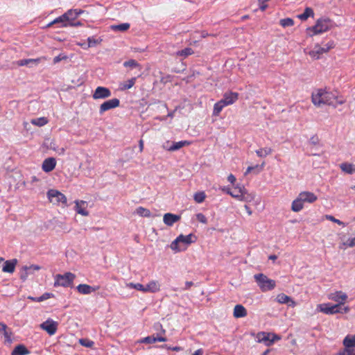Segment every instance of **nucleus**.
I'll return each instance as SVG.
<instances>
[{
	"mask_svg": "<svg viewBox=\"0 0 355 355\" xmlns=\"http://www.w3.org/2000/svg\"><path fill=\"white\" fill-rule=\"evenodd\" d=\"M111 95V91L108 88L97 87L92 94V98L95 100L103 99L110 97Z\"/></svg>",
	"mask_w": 355,
	"mask_h": 355,
	"instance_id": "11",
	"label": "nucleus"
},
{
	"mask_svg": "<svg viewBox=\"0 0 355 355\" xmlns=\"http://www.w3.org/2000/svg\"><path fill=\"white\" fill-rule=\"evenodd\" d=\"M60 24V27H67L69 26V22L66 18V16L62 15L55 18L53 21L47 24V27H51L53 24Z\"/></svg>",
	"mask_w": 355,
	"mask_h": 355,
	"instance_id": "22",
	"label": "nucleus"
},
{
	"mask_svg": "<svg viewBox=\"0 0 355 355\" xmlns=\"http://www.w3.org/2000/svg\"><path fill=\"white\" fill-rule=\"evenodd\" d=\"M2 333L3 334L6 340L8 343H10L12 332L10 331H8V329H6V331H3Z\"/></svg>",
	"mask_w": 355,
	"mask_h": 355,
	"instance_id": "55",
	"label": "nucleus"
},
{
	"mask_svg": "<svg viewBox=\"0 0 355 355\" xmlns=\"http://www.w3.org/2000/svg\"><path fill=\"white\" fill-rule=\"evenodd\" d=\"M162 147L164 149L171 151V144L169 141H167L162 145Z\"/></svg>",
	"mask_w": 355,
	"mask_h": 355,
	"instance_id": "57",
	"label": "nucleus"
},
{
	"mask_svg": "<svg viewBox=\"0 0 355 355\" xmlns=\"http://www.w3.org/2000/svg\"><path fill=\"white\" fill-rule=\"evenodd\" d=\"M193 53V51L191 48H185L183 50L179 51L177 52V55L180 56H183L184 58L187 57Z\"/></svg>",
	"mask_w": 355,
	"mask_h": 355,
	"instance_id": "44",
	"label": "nucleus"
},
{
	"mask_svg": "<svg viewBox=\"0 0 355 355\" xmlns=\"http://www.w3.org/2000/svg\"><path fill=\"white\" fill-rule=\"evenodd\" d=\"M314 16V12L311 8L306 7L302 14L298 15L297 18L302 21L306 20L309 17H313Z\"/></svg>",
	"mask_w": 355,
	"mask_h": 355,
	"instance_id": "30",
	"label": "nucleus"
},
{
	"mask_svg": "<svg viewBox=\"0 0 355 355\" xmlns=\"http://www.w3.org/2000/svg\"><path fill=\"white\" fill-rule=\"evenodd\" d=\"M340 168L343 171L348 174H352L355 172V167L352 164L343 163L340 165Z\"/></svg>",
	"mask_w": 355,
	"mask_h": 355,
	"instance_id": "36",
	"label": "nucleus"
},
{
	"mask_svg": "<svg viewBox=\"0 0 355 355\" xmlns=\"http://www.w3.org/2000/svg\"><path fill=\"white\" fill-rule=\"evenodd\" d=\"M58 326V323L57 322L49 318L40 324V327L42 330L46 331L50 336H53L57 331Z\"/></svg>",
	"mask_w": 355,
	"mask_h": 355,
	"instance_id": "8",
	"label": "nucleus"
},
{
	"mask_svg": "<svg viewBox=\"0 0 355 355\" xmlns=\"http://www.w3.org/2000/svg\"><path fill=\"white\" fill-rule=\"evenodd\" d=\"M30 352L23 345H17L12 350L11 355H27Z\"/></svg>",
	"mask_w": 355,
	"mask_h": 355,
	"instance_id": "26",
	"label": "nucleus"
},
{
	"mask_svg": "<svg viewBox=\"0 0 355 355\" xmlns=\"http://www.w3.org/2000/svg\"><path fill=\"white\" fill-rule=\"evenodd\" d=\"M328 298L335 302H337L336 304L340 307L341 305L344 304L347 300L348 296L347 295L341 291H337L334 293H331L328 295Z\"/></svg>",
	"mask_w": 355,
	"mask_h": 355,
	"instance_id": "9",
	"label": "nucleus"
},
{
	"mask_svg": "<svg viewBox=\"0 0 355 355\" xmlns=\"http://www.w3.org/2000/svg\"><path fill=\"white\" fill-rule=\"evenodd\" d=\"M8 329V327L6 324L0 322V332H3Z\"/></svg>",
	"mask_w": 355,
	"mask_h": 355,
	"instance_id": "62",
	"label": "nucleus"
},
{
	"mask_svg": "<svg viewBox=\"0 0 355 355\" xmlns=\"http://www.w3.org/2000/svg\"><path fill=\"white\" fill-rule=\"evenodd\" d=\"M136 82V78H132L127 81L121 83L120 84L121 90H126L132 88Z\"/></svg>",
	"mask_w": 355,
	"mask_h": 355,
	"instance_id": "31",
	"label": "nucleus"
},
{
	"mask_svg": "<svg viewBox=\"0 0 355 355\" xmlns=\"http://www.w3.org/2000/svg\"><path fill=\"white\" fill-rule=\"evenodd\" d=\"M193 285V283L192 282H185V288L184 290L189 289L191 286Z\"/></svg>",
	"mask_w": 355,
	"mask_h": 355,
	"instance_id": "64",
	"label": "nucleus"
},
{
	"mask_svg": "<svg viewBox=\"0 0 355 355\" xmlns=\"http://www.w3.org/2000/svg\"><path fill=\"white\" fill-rule=\"evenodd\" d=\"M66 58H67V57H66V56H62H62H61V55H58V56H56V57H55V58H53V63H55H55H58V62H59L60 61H61L62 60H63V59H66Z\"/></svg>",
	"mask_w": 355,
	"mask_h": 355,
	"instance_id": "58",
	"label": "nucleus"
},
{
	"mask_svg": "<svg viewBox=\"0 0 355 355\" xmlns=\"http://www.w3.org/2000/svg\"><path fill=\"white\" fill-rule=\"evenodd\" d=\"M227 180L232 184H234L236 182V178L234 175L230 174L227 177Z\"/></svg>",
	"mask_w": 355,
	"mask_h": 355,
	"instance_id": "59",
	"label": "nucleus"
},
{
	"mask_svg": "<svg viewBox=\"0 0 355 355\" xmlns=\"http://www.w3.org/2000/svg\"><path fill=\"white\" fill-rule=\"evenodd\" d=\"M17 264V260L16 259L7 260L4 261V265L2 268V271L3 272L13 273L15 272Z\"/></svg>",
	"mask_w": 355,
	"mask_h": 355,
	"instance_id": "16",
	"label": "nucleus"
},
{
	"mask_svg": "<svg viewBox=\"0 0 355 355\" xmlns=\"http://www.w3.org/2000/svg\"><path fill=\"white\" fill-rule=\"evenodd\" d=\"M123 66L125 67H130V68L139 67V69H141L140 64L135 60H133V59L125 61L123 63Z\"/></svg>",
	"mask_w": 355,
	"mask_h": 355,
	"instance_id": "42",
	"label": "nucleus"
},
{
	"mask_svg": "<svg viewBox=\"0 0 355 355\" xmlns=\"http://www.w3.org/2000/svg\"><path fill=\"white\" fill-rule=\"evenodd\" d=\"M144 293H156L159 291L160 285L157 281H151L146 286H144Z\"/></svg>",
	"mask_w": 355,
	"mask_h": 355,
	"instance_id": "23",
	"label": "nucleus"
},
{
	"mask_svg": "<svg viewBox=\"0 0 355 355\" xmlns=\"http://www.w3.org/2000/svg\"><path fill=\"white\" fill-rule=\"evenodd\" d=\"M196 218L197 220L203 223V224H207V218L205 217V216L201 213H199V214H196Z\"/></svg>",
	"mask_w": 355,
	"mask_h": 355,
	"instance_id": "53",
	"label": "nucleus"
},
{
	"mask_svg": "<svg viewBox=\"0 0 355 355\" xmlns=\"http://www.w3.org/2000/svg\"><path fill=\"white\" fill-rule=\"evenodd\" d=\"M257 338L259 343H264L266 346L271 345L270 343V334L266 332H260L257 335Z\"/></svg>",
	"mask_w": 355,
	"mask_h": 355,
	"instance_id": "24",
	"label": "nucleus"
},
{
	"mask_svg": "<svg viewBox=\"0 0 355 355\" xmlns=\"http://www.w3.org/2000/svg\"><path fill=\"white\" fill-rule=\"evenodd\" d=\"M279 24L284 28L288 27V26H293L294 25V21L293 19L289 18V17L284 18V19H280Z\"/></svg>",
	"mask_w": 355,
	"mask_h": 355,
	"instance_id": "41",
	"label": "nucleus"
},
{
	"mask_svg": "<svg viewBox=\"0 0 355 355\" xmlns=\"http://www.w3.org/2000/svg\"><path fill=\"white\" fill-rule=\"evenodd\" d=\"M87 42H88V45H87L88 48L94 46L95 45H96L97 44L99 43V42L97 40H95L93 37H88Z\"/></svg>",
	"mask_w": 355,
	"mask_h": 355,
	"instance_id": "54",
	"label": "nucleus"
},
{
	"mask_svg": "<svg viewBox=\"0 0 355 355\" xmlns=\"http://www.w3.org/2000/svg\"><path fill=\"white\" fill-rule=\"evenodd\" d=\"M162 347H164V348H166L168 349H172L173 351H180L182 349V348L180 347H168L167 345H164L162 346Z\"/></svg>",
	"mask_w": 355,
	"mask_h": 355,
	"instance_id": "61",
	"label": "nucleus"
},
{
	"mask_svg": "<svg viewBox=\"0 0 355 355\" xmlns=\"http://www.w3.org/2000/svg\"><path fill=\"white\" fill-rule=\"evenodd\" d=\"M225 106H227L225 105V103L222 101L221 100L219 101L218 102H217L215 105H214V111H213V114L214 116H218L220 112L222 111L223 108L225 107Z\"/></svg>",
	"mask_w": 355,
	"mask_h": 355,
	"instance_id": "37",
	"label": "nucleus"
},
{
	"mask_svg": "<svg viewBox=\"0 0 355 355\" xmlns=\"http://www.w3.org/2000/svg\"><path fill=\"white\" fill-rule=\"evenodd\" d=\"M318 308L320 311L326 314H334L342 312L340 307L338 304H334L332 306H328V304H319Z\"/></svg>",
	"mask_w": 355,
	"mask_h": 355,
	"instance_id": "12",
	"label": "nucleus"
},
{
	"mask_svg": "<svg viewBox=\"0 0 355 355\" xmlns=\"http://www.w3.org/2000/svg\"><path fill=\"white\" fill-rule=\"evenodd\" d=\"M79 343L83 346L87 347H91L94 344L93 341L89 340L87 339H80Z\"/></svg>",
	"mask_w": 355,
	"mask_h": 355,
	"instance_id": "52",
	"label": "nucleus"
},
{
	"mask_svg": "<svg viewBox=\"0 0 355 355\" xmlns=\"http://www.w3.org/2000/svg\"><path fill=\"white\" fill-rule=\"evenodd\" d=\"M334 47V42L333 41L329 42L327 44H326L324 46L322 47V53H327L330 49H333Z\"/></svg>",
	"mask_w": 355,
	"mask_h": 355,
	"instance_id": "50",
	"label": "nucleus"
},
{
	"mask_svg": "<svg viewBox=\"0 0 355 355\" xmlns=\"http://www.w3.org/2000/svg\"><path fill=\"white\" fill-rule=\"evenodd\" d=\"M331 26V21L328 18H322L317 20L315 26L309 28L308 31H312L313 35H318L329 31Z\"/></svg>",
	"mask_w": 355,
	"mask_h": 355,
	"instance_id": "6",
	"label": "nucleus"
},
{
	"mask_svg": "<svg viewBox=\"0 0 355 355\" xmlns=\"http://www.w3.org/2000/svg\"><path fill=\"white\" fill-rule=\"evenodd\" d=\"M136 213L140 216L143 217H150L151 216V213L149 209H146L143 207H139L136 209Z\"/></svg>",
	"mask_w": 355,
	"mask_h": 355,
	"instance_id": "39",
	"label": "nucleus"
},
{
	"mask_svg": "<svg viewBox=\"0 0 355 355\" xmlns=\"http://www.w3.org/2000/svg\"><path fill=\"white\" fill-rule=\"evenodd\" d=\"M130 24L123 23L119 25H112L110 28L114 31L125 32L130 28Z\"/></svg>",
	"mask_w": 355,
	"mask_h": 355,
	"instance_id": "32",
	"label": "nucleus"
},
{
	"mask_svg": "<svg viewBox=\"0 0 355 355\" xmlns=\"http://www.w3.org/2000/svg\"><path fill=\"white\" fill-rule=\"evenodd\" d=\"M325 218H326L327 220H330V221H331V222H334V223H335V222H336V219H337V218H336L335 217H334V216H331V215H326V216H325Z\"/></svg>",
	"mask_w": 355,
	"mask_h": 355,
	"instance_id": "63",
	"label": "nucleus"
},
{
	"mask_svg": "<svg viewBox=\"0 0 355 355\" xmlns=\"http://www.w3.org/2000/svg\"><path fill=\"white\" fill-rule=\"evenodd\" d=\"M338 355H355V349L345 347V349L340 352Z\"/></svg>",
	"mask_w": 355,
	"mask_h": 355,
	"instance_id": "46",
	"label": "nucleus"
},
{
	"mask_svg": "<svg viewBox=\"0 0 355 355\" xmlns=\"http://www.w3.org/2000/svg\"><path fill=\"white\" fill-rule=\"evenodd\" d=\"M255 195L254 193H248L245 189L243 191L242 196L240 201L251 202L254 199Z\"/></svg>",
	"mask_w": 355,
	"mask_h": 355,
	"instance_id": "34",
	"label": "nucleus"
},
{
	"mask_svg": "<svg viewBox=\"0 0 355 355\" xmlns=\"http://www.w3.org/2000/svg\"><path fill=\"white\" fill-rule=\"evenodd\" d=\"M47 197L50 202L54 205L62 203L64 207L67 206V197L56 189H49L47 191Z\"/></svg>",
	"mask_w": 355,
	"mask_h": 355,
	"instance_id": "7",
	"label": "nucleus"
},
{
	"mask_svg": "<svg viewBox=\"0 0 355 355\" xmlns=\"http://www.w3.org/2000/svg\"><path fill=\"white\" fill-rule=\"evenodd\" d=\"M272 148L266 147V148H263L257 150L256 154L259 157H264L268 156V155H270L272 153Z\"/></svg>",
	"mask_w": 355,
	"mask_h": 355,
	"instance_id": "35",
	"label": "nucleus"
},
{
	"mask_svg": "<svg viewBox=\"0 0 355 355\" xmlns=\"http://www.w3.org/2000/svg\"><path fill=\"white\" fill-rule=\"evenodd\" d=\"M83 12L84 11L82 10L70 9L64 13V15L66 16L68 22H72Z\"/></svg>",
	"mask_w": 355,
	"mask_h": 355,
	"instance_id": "20",
	"label": "nucleus"
},
{
	"mask_svg": "<svg viewBox=\"0 0 355 355\" xmlns=\"http://www.w3.org/2000/svg\"><path fill=\"white\" fill-rule=\"evenodd\" d=\"M345 347L354 348L355 347V335H348L343 340Z\"/></svg>",
	"mask_w": 355,
	"mask_h": 355,
	"instance_id": "28",
	"label": "nucleus"
},
{
	"mask_svg": "<svg viewBox=\"0 0 355 355\" xmlns=\"http://www.w3.org/2000/svg\"><path fill=\"white\" fill-rule=\"evenodd\" d=\"M304 52L308 53L314 60L319 59L320 55L323 54L322 46L318 44L315 45L314 48L308 53H306V51Z\"/></svg>",
	"mask_w": 355,
	"mask_h": 355,
	"instance_id": "25",
	"label": "nucleus"
},
{
	"mask_svg": "<svg viewBox=\"0 0 355 355\" xmlns=\"http://www.w3.org/2000/svg\"><path fill=\"white\" fill-rule=\"evenodd\" d=\"M276 300L279 304H287L291 301V297L284 293H280L277 295Z\"/></svg>",
	"mask_w": 355,
	"mask_h": 355,
	"instance_id": "40",
	"label": "nucleus"
},
{
	"mask_svg": "<svg viewBox=\"0 0 355 355\" xmlns=\"http://www.w3.org/2000/svg\"><path fill=\"white\" fill-rule=\"evenodd\" d=\"M312 103L317 107L323 105L336 106V103L342 104L343 101H337V96L332 92L325 89H318L312 93Z\"/></svg>",
	"mask_w": 355,
	"mask_h": 355,
	"instance_id": "1",
	"label": "nucleus"
},
{
	"mask_svg": "<svg viewBox=\"0 0 355 355\" xmlns=\"http://www.w3.org/2000/svg\"><path fill=\"white\" fill-rule=\"evenodd\" d=\"M196 240V236L193 234H189L187 236L180 234L171 243L170 248L175 252H180L186 249L185 247L182 248L180 243L187 245L195 243Z\"/></svg>",
	"mask_w": 355,
	"mask_h": 355,
	"instance_id": "3",
	"label": "nucleus"
},
{
	"mask_svg": "<svg viewBox=\"0 0 355 355\" xmlns=\"http://www.w3.org/2000/svg\"><path fill=\"white\" fill-rule=\"evenodd\" d=\"M191 144V142L189 141H180L178 142L173 141L171 143V147L170 148L171 151L178 150L184 146H189Z\"/></svg>",
	"mask_w": 355,
	"mask_h": 355,
	"instance_id": "27",
	"label": "nucleus"
},
{
	"mask_svg": "<svg viewBox=\"0 0 355 355\" xmlns=\"http://www.w3.org/2000/svg\"><path fill=\"white\" fill-rule=\"evenodd\" d=\"M54 295L51 293H44L42 295L37 298V302H42L48 300L51 297H53Z\"/></svg>",
	"mask_w": 355,
	"mask_h": 355,
	"instance_id": "49",
	"label": "nucleus"
},
{
	"mask_svg": "<svg viewBox=\"0 0 355 355\" xmlns=\"http://www.w3.org/2000/svg\"><path fill=\"white\" fill-rule=\"evenodd\" d=\"M120 101L118 98H112L103 102L99 107V113L101 114L103 112L111 109L116 108L119 106Z\"/></svg>",
	"mask_w": 355,
	"mask_h": 355,
	"instance_id": "10",
	"label": "nucleus"
},
{
	"mask_svg": "<svg viewBox=\"0 0 355 355\" xmlns=\"http://www.w3.org/2000/svg\"><path fill=\"white\" fill-rule=\"evenodd\" d=\"M181 219L180 215L166 213L163 216V221L167 226H172L174 223L178 222Z\"/></svg>",
	"mask_w": 355,
	"mask_h": 355,
	"instance_id": "13",
	"label": "nucleus"
},
{
	"mask_svg": "<svg viewBox=\"0 0 355 355\" xmlns=\"http://www.w3.org/2000/svg\"><path fill=\"white\" fill-rule=\"evenodd\" d=\"M76 288H77V291H78V293L83 294V295H88V294L92 293V292L97 291L99 288V287L98 286L92 287L88 284H79L76 287Z\"/></svg>",
	"mask_w": 355,
	"mask_h": 355,
	"instance_id": "19",
	"label": "nucleus"
},
{
	"mask_svg": "<svg viewBox=\"0 0 355 355\" xmlns=\"http://www.w3.org/2000/svg\"><path fill=\"white\" fill-rule=\"evenodd\" d=\"M55 159L53 157H49L44 160L42 168L44 172L49 173L52 171L55 168Z\"/></svg>",
	"mask_w": 355,
	"mask_h": 355,
	"instance_id": "14",
	"label": "nucleus"
},
{
	"mask_svg": "<svg viewBox=\"0 0 355 355\" xmlns=\"http://www.w3.org/2000/svg\"><path fill=\"white\" fill-rule=\"evenodd\" d=\"M318 199L317 196L310 191H302L291 204V210L299 212L304 208L305 202L313 203Z\"/></svg>",
	"mask_w": 355,
	"mask_h": 355,
	"instance_id": "2",
	"label": "nucleus"
},
{
	"mask_svg": "<svg viewBox=\"0 0 355 355\" xmlns=\"http://www.w3.org/2000/svg\"><path fill=\"white\" fill-rule=\"evenodd\" d=\"M205 194L204 192H198L194 194V200L196 202L200 203L202 202L205 199Z\"/></svg>",
	"mask_w": 355,
	"mask_h": 355,
	"instance_id": "45",
	"label": "nucleus"
},
{
	"mask_svg": "<svg viewBox=\"0 0 355 355\" xmlns=\"http://www.w3.org/2000/svg\"><path fill=\"white\" fill-rule=\"evenodd\" d=\"M75 210L76 212L82 216H87L89 215L88 211L85 209L87 202L84 200H76Z\"/></svg>",
	"mask_w": 355,
	"mask_h": 355,
	"instance_id": "18",
	"label": "nucleus"
},
{
	"mask_svg": "<svg viewBox=\"0 0 355 355\" xmlns=\"http://www.w3.org/2000/svg\"><path fill=\"white\" fill-rule=\"evenodd\" d=\"M76 275L70 272H66L64 275H57L55 277L54 286H71Z\"/></svg>",
	"mask_w": 355,
	"mask_h": 355,
	"instance_id": "5",
	"label": "nucleus"
},
{
	"mask_svg": "<svg viewBox=\"0 0 355 355\" xmlns=\"http://www.w3.org/2000/svg\"><path fill=\"white\" fill-rule=\"evenodd\" d=\"M31 62L37 63L38 62V60H34V59L21 60H19L18 62V64L20 65V66H24V65H28Z\"/></svg>",
	"mask_w": 355,
	"mask_h": 355,
	"instance_id": "51",
	"label": "nucleus"
},
{
	"mask_svg": "<svg viewBox=\"0 0 355 355\" xmlns=\"http://www.w3.org/2000/svg\"><path fill=\"white\" fill-rule=\"evenodd\" d=\"M48 122H49V121L46 117H40V118L33 119L31 121V123L33 125H37L39 127L44 126V125L47 124Z\"/></svg>",
	"mask_w": 355,
	"mask_h": 355,
	"instance_id": "33",
	"label": "nucleus"
},
{
	"mask_svg": "<svg viewBox=\"0 0 355 355\" xmlns=\"http://www.w3.org/2000/svg\"><path fill=\"white\" fill-rule=\"evenodd\" d=\"M40 266L37 265H31L29 267H26V269L27 270H39L40 269Z\"/></svg>",
	"mask_w": 355,
	"mask_h": 355,
	"instance_id": "60",
	"label": "nucleus"
},
{
	"mask_svg": "<svg viewBox=\"0 0 355 355\" xmlns=\"http://www.w3.org/2000/svg\"><path fill=\"white\" fill-rule=\"evenodd\" d=\"M44 144L47 148L57 152L59 155H63L65 152V149L64 148H59L53 139H46Z\"/></svg>",
	"mask_w": 355,
	"mask_h": 355,
	"instance_id": "15",
	"label": "nucleus"
},
{
	"mask_svg": "<svg viewBox=\"0 0 355 355\" xmlns=\"http://www.w3.org/2000/svg\"><path fill=\"white\" fill-rule=\"evenodd\" d=\"M238 97L239 94L236 92H226L221 101H223L226 105H229L233 104L238 99Z\"/></svg>",
	"mask_w": 355,
	"mask_h": 355,
	"instance_id": "17",
	"label": "nucleus"
},
{
	"mask_svg": "<svg viewBox=\"0 0 355 355\" xmlns=\"http://www.w3.org/2000/svg\"><path fill=\"white\" fill-rule=\"evenodd\" d=\"M155 342H156V337H155L154 336L145 337L139 341V343H148V344L155 343Z\"/></svg>",
	"mask_w": 355,
	"mask_h": 355,
	"instance_id": "48",
	"label": "nucleus"
},
{
	"mask_svg": "<svg viewBox=\"0 0 355 355\" xmlns=\"http://www.w3.org/2000/svg\"><path fill=\"white\" fill-rule=\"evenodd\" d=\"M342 245L345 248H353L355 247V236L352 239H349L346 241L342 243Z\"/></svg>",
	"mask_w": 355,
	"mask_h": 355,
	"instance_id": "47",
	"label": "nucleus"
},
{
	"mask_svg": "<svg viewBox=\"0 0 355 355\" xmlns=\"http://www.w3.org/2000/svg\"><path fill=\"white\" fill-rule=\"evenodd\" d=\"M247 310L241 304H236L234 308L233 315L236 318H243L247 315Z\"/></svg>",
	"mask_w": 355,
	"mask_h": 355,
	"instance_id": "21",
	"label": "nucleus"
},
{
	"mask_svg": "<svg viewBox=\"0 0 355 355\" xmlns=\"http://www.w3.org/2000/svg\"><path fill=\"white\" fill-rule=\"evenodd\" d=\"M281 338L278 335L270 334V343L271 345L274 343L275 341L280 340Z\"/></svg>",
	"mask_w": 355,
	"mask_h": 355,
	"instance_id": "56",
	"label": "nucleus"
},
{
	"mask_svg": "<svg viewBox=\"0 0 355 355\" xmlns=\"http://www.w3.org/2000/svg\"><path fill=\"white\" fill-rule=\"evenodd\" d=\"M244 189L243 187H236L232 189V192H230V195L238 200H241Z\"/></svg>",
	"mask_w": 355,
	"mask_h": 355,
	"instance_id": "29",
	"label": "nucleus"
},
{
	"mask_svg": "<svg viewBox=\"0 0 355 355\" xmlns=\"http://www.w3.org/2000/svg\"><path fill=\"white\" fill-rule=\"evenodd\" d=\"M264 164H265V163L263 162L261 165L257 164L254 166H248L247 168L246 171L245 172V175H246L247 174H248L250 172L254 171H255V173H260L263 170Z\"/></svg>",
	"mask_w": 355,
	"mask_h": 355,
	"instance_id": "38",
	"label": "nucleus"
},
{
	"mask_svg": "<svg viewBox=\"0 0 355 355\" xmlns=\"http://www.w3.org/2000/svg\"><path fill=\"white\" fill-rule=\"evenodd\" d=\"M126 286L130 288H135L137 291H142V292H144V286L141 284H139V283H132V282H130V283H128L126 284Z\"/></svg>",
	"mask_w": 355,
	"mask_h": 355,
	"instance_id": "43",
	"label": "nucleus"
},
{
	"mask_svg": "<svg viewBox=\"0 0 355 355\" xmlns=\"http://www.w3.org/2000/svg\"><path fill=\"white\" fill-rule=\"evenodd\" d=\"M254 279L262 292L272 291L276 286L275 281L269 279L266 275L263 273L254 275Z\"/></svg>",
	"mask_w": 355,
	"mask_h": 355,
	"instance_id": "4",
	"label": "nucleus"
}]
</instances>
